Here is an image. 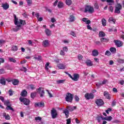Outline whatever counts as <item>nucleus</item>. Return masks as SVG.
Listing matches in <instances>:
<instances>
[{"instance_id":"53","label":"nucleus","mask_w":124,"mask_h":124,"mask_svg":"<svg viewBox=\"0 0 124 124\" xmlns=\"http://www.w3.org/2000/svg\"><path fill=\"white\" fill-rule=\"evenodd\" d=\"M5 73V71L3 69H0V74H4Z\"/></svg>"},{"instance_id":"14","label":"nucleus","mask_w":124,"mask_h":124,"mask_svg":"<svg viewBox=\"0 0 124 124\" xmlns=\"http://www.w3.org/2000/svg\"><path fill=\"white\" fill-rule=\"evenodd\" d=\"M85 63L87 66H93V62L90 59L87 60L85 62Z\"/></svg>"},{"instance_id":"20","label":"nucleus","mask_w":124,"mask_h":124,"mask_svg":"<svg viewBox=\"0 0 124 124\" xmlns=\"http://www.w3.org/2000/svg\"><path fill=\"white\" fill-rule=\"evenodd\" d=\"M2 7H3V9H4L5 10H6L7 9H8V8H9V5H8L7 3H6L5 4H2Z\"/></svg>"},{"instance_id":"38","label":"nucleus","mask_w":124,"mask_h":124,"mask_svg":"<svg viewBox=\"0 0 124 124\" xmlns=\"http://www.w3.org/2000/svg\"><path fill=\"white\" fill-rule=\"evenodd\" d=\"M100 41H101V42H108V41H109V39L106 38H101L100 39Z\"/></svg>"},{"instance_id":"30","label":"nucleus","mask_w":124,"mask_h":124,"mask_svg":"<svg viewBox=\"0 0 124 124\" xmlns=\"http://www.w3.org/2000/svg\"><path fill=\"white\" fill-rule=\"evenodd\" d=\"M70 22H74L75 21V16L73 15L70 16Z\"/></svg>"},{"instance_id":"48","label":"nucleus","mask_w":124,"mask_h":124,"mask_svg":"<svg viewBox=\"0 0 124 124\" xmlns=\"http://www.w3.org/2000/svg\"><path fill=\"white\" fill-rule=\"evenodd\" d=\"M29 88L32 90H35V87L34 86V85L33 84L29 85Z\"/></svg>"},{"instance_id":"63","label":"nucleus","mask_w":124,"mask_h":124,"mask_svg":"<svg viewBox=\"0 0 124 124\" xmlns=\"http://www.w3.org/2000/svg\"><path fill=\"white\" fill-rule=\"evenodd\" d=\"M50 64V63L49 62H47L45 65L46 66V70H48V69H49V68H48V66H49V65Z\"/></svg>"},{"instance_id":"58","label":"nucleus","mask_w":124,"mask_h":124,"mask_svg":"<svg viewBox=\"0 0 124 124\" xmlns=\"http://www.w3.org/2000/svg\"><path fill=\"white\" fill-rule=\"evenodd\" d=\"M96 87H97V88H100V87H101V86H102V84H101V83H97L96 84Z\"/></svg>"},{"instance_id":"29","label":"nucleus","mask_w":124,"mask_h":124,"mask_svg":"<svg viewBox=\"0 0 124 124\" xmlns=\"http://www.w3.org/2000/svg\"><path fill=\"white\" fill-rule=\"evenodd\" d=\"M102 118H104L102 115H101V116H100L99 115H98L96 117V119L97 120L98 123H100V122L101 121V119H102Z\"/></svg>"},{"instance_id":"8","label":"nucleus","mask_w":124,"mask_h":124,"mask_svg":"<svg viewBox=\"0 0 124 124\" xmlns=\"http://www.w3.org/2000/svg\"><path fill=\"white\" fill-rule=\"evenodd\" d=\"M95 103L99 107L102 106L104 105V102H103V100L101 99H97L95 100Z\"/></svg>"},{"instance_id":"54","label":"nucleus","mask_w":124,"mask_h":124,"mask_svg":"<svg viewBox=\"0 0 124 124\" xmlns=\"http://www.w3.org/2000/svg\"><path fill=\"white\" fill-rule=\"evenodd\" d=\"M35 121H41L42 120V118L39 116L36 117L35 118Z\"/></svg>"},{"instance_id":"22","label":"nucleus","mask_w":124,"mask_h":124,"mask_svg":"<svg viewBox=\"0 0 124 124\" xmlns=\"http://www.w3.org/2000/svg\"><path fill=\"white\" fill-rule=\"evenodd\" d=\"M0 83L2 85H3L5 86V85L6 84V81H5V78H1L0 79Z\"/></svg>"},{"instance_id":"44","label":"nucleus","mask_w":124,"mask_h":124,"mask_svg":"<svg viewBox=\"0 0 124 124\" xmlns=\"http://www.w3.org/2000/svg\"><path fill=\"white\" fill-rule=\"evenodd\" d=\"M9 61L11 62H17V61H16V60L14 59V58H9Z\"/></svg>"},{"instance_id":"35","label":"nucleus","mask_w":124,"mask_h":124,"mask_svg":"<svg viewBox=\"0 0 124 124\" xmlns=\"http://www.w3.org/2000/svg\"><path fill=\"white\" fill-rule=\"evenodd\" d=\"M65 82V79L58 80L56 81L57 84H63Z\"/></svg>"},{"instance_id":"27","label":"nucleus","mask_w":124,"mask_h":124,"mask_svg":"<svg viewBox=\"0 0 124 124\" xmlns=\"http://www.w3.org/2000/svg\"><path fill=\"white\" fill-rule=\"evenodd\" d=\"M45 32L47 36H50V35H51V31H50V30L46 29L45 30Z\"/></svg>"},{"instance_id":"34","label":"nucleus","mask_w":124,"mask_h":124,"mask_svg":"<svg viewBox=\"0 0 124 124\" xmlns=\"http://www.w3.org/2000/svg\"><path fill=\"white\" fill-rule=\"evenodd\" d=\"M66 4L68 5V6L71 5L72 4V0H66Z\"/></svg>"},{"instance_id":"4","label":"nucleus","mask_w":124,"mask_h":124,"mask_svg":"<svg viewBox=\"0 0 124 124\" xmlns=\"http://www.w3.org/2000/svg\"><path fill=\"white\" fill-rule=\"evenodd\" d=\"M65 100L68 102H72V100H73V95L70 93H68L66 95Z\"/></svg>"},{"instance_id":"37","label":"nucleus","mask_w":124,"mask_h":124,"mask_svg":"<svg viewBox=\"0 0 124 124\" xmlns=\"http://www.w3.org/2000/svg\"><path fill=\"white\" fill-rule=\"evenodd\" d=\"M107 2H108V5H112L114 3V0H106Z\"/></svg>"},{"instance_id":"10","label":"nucleus","mask_w":124,"mask_h":124,"mask_svg":"<svg viewBox=\"0 0 124 124\" xmlns=\"http://www.w3.org/2000/svg\"><path fill=\"white\" fill-rule=\"evenodd\" d=\"M113 42L117 47H122L124 45V43L121 40H114Z\"/></svg>"},{"instance_id":"62","label":"nucleus","mask_w":124,"mask_h":124,"mask_svg":"<svg viewBox=\"0 0 124 124\" xmlns=\"http://www.w3.org/2000/svg\"><path fill=\"white\" fill-rule=\"evenodd\" d=\"M63 50L64 52H67L68 48H67V46H64L63 47Z\"/></svg>"},{"instance_id":"32","label":"nucleus","mask_w":124,"mask_h":124,"mask_svg":"<svg viewBox=\"0 0 124 124\" xmlns=\"http://www.w3.org/2000/svg\"><path fill=\"white\" fill-rule=\"evenodd\" d=\"M20 28H21V25H17L16 26V29L14 28L13 31H18L19 30H20Z\"/></svg>"},{"instance_id":"21","label":"nucleus","mask_w":124,"mask_h":124,"mask_svg":"<svg viewBox=\"0 0 124 124\" xmlns=\"http://www.w3.org/2000/svg\"><path fill=\"white\" fill-rule=\"evenodd\" d=\"M3 117L5 118L6 120H10V116L9 114H6V113H3Z\"/></svg>"},{"instance_id":"55","label":"nucleus","mask_w":124,"mask_h":124,"mask_svg":"<svg viewBox=\"0 0 124 124\" xmlns=\"http://www.w3.org/2000/svg\"><path fill=\"white\" fill-rule=\"evenodd\" d=\"M111 111H112V108H108L107 110H106V112L107 113V114H109V112H111Z\"/></svg>"},{"instance_id":"6","label":"nucleus","mask_w":124,"mask_h":124,"mask_svg":"<svg viewBox=\"0 0 124 124\" xmlns=\"http://www.w3.org/2000/svg\"><path fill=\"white\" fill-rule=\"evenodd\" d=\"M93 11H94L93 7L89 5H87L85 7L84 12L85 13L89 12V13H93Z\"/></svg>"},{"instance_id":"15","label":"nucleus","mask_w":124,"mask_h":124,"mask_svg":"<svg viewBox=\"0 0 124 124\" xmlns=\"http://www.w3.org/2000/svg\"><path fill=\"white\" fill-rule=\"evenodd\" d=\"M104 96L106 97L107 99H111V97L110 96V94H109V93L107 91H105L104 92Z\"/></svg>"},{"instance_id":"23","label":"nucleus","mask_w":124,"mask_h":124,"mask_svg":"<svg viewBox=\"0 0 124 124\" xmlns=\"http://www.w3.org/2000/svg\"><path fill=\"white\" fill-rule=\"evenodd\" d=\"M82 21L83 22L86 23L87 25H90V24H91V20H88V18H83Z\"/></svg>"},{"instance_id":"47","label":"nucleus","mask_w":124,"mask_h":124,"mask_svg":"<svg viewBox=\"0 0 124 124\" xmlns=\"http://www.w3.org/2000/svg\"><path fill=\"white\" fill-rule=\"evenodd\" d=\"M105 55L109 57V56H111V52L109 50H107L105 52Z\"/></svg>"},{"instance_id":"46","label":"nucleus","mask_w":124,"mask_h":124,"mask_svg":"<svg viewBox=\"0 0 124 124\" xmlns=\"http://www.w3.org/2000/svg\"><path fill=\"white\" fill-rule=\"evenodd\" d=\"M67 109L68 110V111H70V112H73V111H74V108L71 107H68Z\"/></svg>"},{"instance_id":"36","label":"nucleus","mask_w":124,"mask_h":124,"mask_svg":"<svg viewBox=\"0 0 124 124\" xmlns=\"http://www.w3.org/2000/svg\"><path fill=\"white\" fill-rule=\"evenodd\" d=\"M101 22L103 27H105L106 26V20L105 18H103L101 20Z\"/></svg>"},{"instance_id":"3","label":"nucleus","mask_w":124,"mask_h":124,"mask_svg":"<svg viewBox=\"0 0 124 124\" xmlns=\"http://www.w3.org/2000/svg\"><path fill=\"white\" fill-rule=\"evenodd\" d=\"M19 100L20 102H23L24 105H30V103H31V101L30 99H27L26 98H22V97H19Z\"/></svg>"},{"instance_id":"57","label":"nucleus","mask_w":124,"mask_h":124,"mask_svg":"<svg viewBox=\"0 0 124 124\" xmlns=\"http://www.w3.org/2000/svg\"><path fill=\"white\" fill-rule=\"evenodd\" d=\"M60 54L61 56H64V55H65V53H64V51L62 50H61L60 51Z\"/></svg>"},{"instance_id":"56","label":"nucleus","mask_w":124,"mask_h":124,"mask_svg":"<svg viewBox=\"0 0 124 124\" xmlns=\"http://www.w3.org/2000/svg\"><path fill=\"white\" fill-rule=\"evenodd\" d=\"M78 58L79 61H81V60H82L83 59V55H81L80 54L78 55Z\"/></svg>"},{"instance_id":"13","label":"nucleus","mask_w":124,"mask_h":124,"mask_svg":"<svg viewBox=\"0 0 124 124\" xmlns=\"http://www.w3.org/2000/svg\"><path fill=\"white\" fill-rule=\"evenodd\" d=\"M44 102H40L35 103V107H44Z\"/></svg>"},{"instance_id":"60","label":"nucleus","mask_w":124,"mask_h":124,"mask_svg":"<svg viewBox=\"0 0 124 124\" xmlns=\"http://www.w3.org/2000/svg\"><path fill=\"white\" fill-rule=\"evenodd\" d=\"M118 62L120 63H124V60H123V59H119L118 60Z\"/></svg>"},{"instance_id":"33","label":"nucleus","mask_w":124,"mask_h":124,"mask_svg":"<svg viewBox=\"0 0 124 124\" xmlns=\"http://www.w3.org/2000/svg\"><path fill=\"white\" fill-rule=\"evenodd\" d=\"M105 35H106V34L103 31H100L99 32V37H104V36H105Z\"/></svg>"},{"instance_id":"16","label":"nucleus","mask_w":124,"mask_h":124,"mask_svg":"<svg viewBox=\"0 0 124 124\" xmlns=\"http://www.w3.org/2000/svg\"><path fill=\"white\" fill-rule=\"evenodd\" d=\"M102 120H105V121H108V122H111V121L113 120V117H112V116H109L107 117L102 118Z\"/></svg>"},{"instance_id":"59","label":"nucleus","mask_w":124,"mask_h":124,"mask_svg":"<svg viewBox=\"0 0 124 124\" xmlns=\"http://www.w3.org/2000/svg\"><path fill=\"white\" fill-rule=\"evenodd\" d=\"M71 35H72V36H74V37H76V34H75L74 31H72L71 32Z\"/></svg>"},{"instance_id":"7","label":"nucleus","mask_w":124,"mask_h":124,"mask_svg":"<svg viewBox=\"0 0 124 124\" xmlns=\"http://www.w3.org/2000/svg\"><path fill=\"white\" fill-rule=\"evenodd\" d=\"M51 115L52 119H56L57 116H58V112L57 110L53 108L51 110Z\"/></svg>"},{"instance_id":"1","label":"nucleus","mask_w":124,"mask_h":124,"mask_svg":"<svg viewBox=\"0 0 124 124\" xmlns=\"http://www.w3.org/2000/svg\"><path fill=\"white\" fill-rule=\"evenodd\" d=\"M15 20L14 23L16 25H18V24H20V25H23V26L26 25V21L19 19V21H18V17L16 16V15H14Z\"/></svg>"},{"instance_id":"45","label":"nucleus","mask_w":124,"mask_h":124,"mask_svg":"<svg viewBox=\"0 0 124 124\" xmlns=\"http://www.w3.org/2000/svg\"><path fill=\"white\" fill-rule=\"evenodd\" d=\"M33 59H34V60H37V61H41V60H42V58L41 56H38V57H34Z\"/></svg>"},{"instance_id":"25","label":"nucleus","mask_w":124,"mask_h":124,"mask_svg":"<svg viewBox=\"0 0 124 124\" xmlns=\"http://www.w3.org/2000/svg\"><path fill=\"white\" fill-rule=\"evenodd\" d=\"M109 51L112 54H115L116 52H117V49L115 47H111L110 48Z\"/></svg>"},{"instance_id":"11","label":"nucleus","mask_w":124,"mask_h":124,"mask_svg":"<svg viewBox=\"0 0 124 124\" xmlns=\"http://www.w3.org/2000/svg\"><path fill=\"white\" fill-rule=\"evenodd\" d=\"M7 81L8 82H12V84L14 85V86H16V85H18V83H19V80L17 79H13V80H7Z\"/></svg>"},{"instance_id":"43","label":"nucleus","mask_w":124,"mask_h":124,"mask_svg":"<svg viewBox=\"0 0 124 124\" xmlns=\"http://www.w3.org/2000/svg\"><path fill=\"white\" fill-rule=\"evenodd\" d=\"M108 22H113L114 24H115L116 20L113 17H110L108 19Z\"/></svg>"},{"instance_id":"18","label":"nucleus","mask_w":124,"mask_h":124,"mask_svg":"<svg viewBox=\"0 0 124 124\" xmlns=\"http://www.w3.org/2000/svg\"><path fill=\"white\" fill-rule=\"evenodd\" d=\"M49 41L48 40H45V41H43V45L44 47H48V46L49 45Z\"/></svg>"},{"instance_id":"49","label":"nucleus","mask_w":124,"mask_h":124,"mask_svg":"<svg viewBox=\"0 0 124 124\" xmlns=\"http://www.w3.org/2000/svg\"><path fill=\"white\" fill-rule=\"evenodd\" d=\"M4 43H5V40H0V47H1L2 44H4Z\"/></svg>"},{"instance_id":"17","label":"nucleus","mask_w":124,"mask_h":124,"mask_svg":"<svg viewBox=\"0 0 124 124\" xmlns=\"http://www.w3.org/2000/svg\"><path fill=\"white\" fill-rule=\"evenodd\" d=\"M99 52L96 49H94L92 51V56H93V57H97V55H99Z\"/></svg>"},{"instance_id":"28","label":"nucleus","mask_w":124,"mask_h":124,"mask_svg":"<svg viewBox=\"0 0 124 124\" xmlns=\"http://www.w3.org/2000/svg\"><path fill=\"white\" fill-rule=\"evenodd\" d=\"M57 6L58 8H62L63 7V3L61 1L59 2Z\"/></svg>"},{"instance_id":"39","label":"nucleus","mask_w":124,"mask_h":124,"mask_svg":"<svg viewBox=\"0 0 124 124\" xmlns=\"http://www.w3.org/2000/svg\"><path fill=\"white\" fill-rule=\"evenodd\" d=\"M3 103L4 104V105H6V106H7V107L9 106V105H10V102L8 100L4 101Z\"/></svg>"},{"instance_id":"26","label":"nucleus","mask_w":124,"mask_h":124,"mask_svg":"<svg viewBox=\"0 0 124 124\" xmlns=\"http://www.w3.org/2000/svg\"><path fill=\"white\" fill-rule=\"evenodd\" d=\"M58 67L59 69H65V66H64V65L62 63L58 64Z\"/></svg>"},{"instance_id":"24","label":"nucleus","mask_w":124,"mask_h":124,"mask_svg":"<svg viewBox=\"0 0 124 124\" xmlns=\"http://www.w3.org/2000/svg\"><path fill=\"white\" fill-rule=\"evenodd\" d=\"M63 113L65 114V115L66 116V119L68 118V116L69 115V111H68V109H65L63 110Z\"/></svg>"},{"instance_id":"31","label":"nucleus","mask_w":124,"mask_h":124,"mask_svg":"<svg viewBox=\"0 0 124 124\" xmlns=\"http://www.w3.org/2000/svg\"><path fill=\"white\" fill-rule=\"evenodd\" d=\"M12 51L13 52H16V51H18V47H17L16 46H13L12 47Z\"/></svg>"},{"instance_id":"9","label":"nucleus","mask_w":124,"mask_h":124,"mask_svg":"<svg viewBox=\"0 0 124 124\" xmlns=\"http://www.w3.org/2000/svg\"><path fill=\"white\" fill-rule=\"evenodd\" d=\"M85 97L87 100H89V99H93L94 97V95H93V93H87L85 94Z\"/></svg>"},{"instance_id":"61","label":"nucleus","mask_w":124,"mask_h":124,"mask_svg":"<svg viewBox=\"0 0 124 124\" xmlns=\"http://www.w3.org/2000/svg\"><path fill=\"white\" fill-rule=\"evenodd\" d=\"M66 121H67L66 124H71V119L70 118L67 119Z\"/></svg>"},{"instance_id":"52","label":"nucleus","mask_w":124,"mask_h":124,"mask_svg":"<svg viewBox=\"0 0 124 124\" xmlns=\"http://www.w3.org/2000/svg\"><path fill=\"white\" fill-rule=\"evenodd\" d=\"M9 94L10 96H12V95H13V91H12V89H10L9 91Z\"/></svg>"},{"instance_id":"41","label":"nucleus","mask_w":124,"mask_h":124,"mask_svg":"<svg viewBox=\"0 0 124 124\" xmlns=\"http://www.w3.org/2000/svg\"><path fill=\"white\" fill-rule=\"evenodd\" d=\"M26 1L27 2V5L29 6H30V5H31V4H32V0H26Z\"/></svg>"},{"instance_id":"2","label":"nucleus","mask_w":124,"mask_h":124,"mask_svg":"<svg viewBox=\"0 0 124 124\" xmlns=\"http://www.w3.org/2000/svg\"><path fill=\"white\" fill-rule=\"evenodd\" d=\"M122 8L123 6H122V4H121L120 3H118L115 6L114 13L120 14V13H121V10H122Z\"/></svg>"},{"instance_id":"5","label":"nucleus","mask_w":124,"mask_h":124,"mask_svg":"<svg viewBox=\"0 0 124 124\" xmlns=\"http://www.w3.org/2000/svg\"><path fill=\"white\" fill-rule=\"evenodd\" d=\"M37 92L39 94H40V97H43L44 96V94H45V91H44V89L42 87H39V88L36 89Z\"/></svg>"},{"instance_id":"51","label":"nucleus","mask_w":124,"mask_h":124,"mask_svg":"<svg viewBox=\"0 0 124 124\" xmlns=\"http://www.w3.org/2000/svg\"><path fill=\"white\" fill-rule=\"evenodd\" d=\"M108 10L109 11H111V12H113L114 11V7L113 6H110L108 7Z\"/></svg>"},{"instance_id":"40","label":"nucleus","mask_w":124,"mask_h":124,"mask_svg":"<svg viewBox=\"0 0 124 124\" xmlns=\"http://www.w3.org/2000/svg\"><path fill=\"white\" fill-rule=\"evenodd\" d=\"M35 96H36V93H31V98H32V99H34V98H35Z\"/></svg>"},{"instance_id":"64","label":"nucleus","mask_w":124,"mask_h":124,"mask_svg":"<svg viewBox=\"0 0 124 124\" xmlns=\"http://www.w3.org/2000/svg\"><path fill=\"white\" fill-rule=\"evenodd\" d=\"M4 62V59L3 58H0V63H3Z\"/></svg>"},{"instance_id":"19","label":"nucleus","mask_w":124,"mask_h":124,"mask_svg":"<svg viewBox=\"0 0 124 124\" xmlns=\"http://www.w3.org/2000/svg\"><path fill=\"white\" fill-rule=\"evenodd\" d=\"M20 95H21V96H23L24 97L27 96V95H28V92H27V91L24 90L21 93Z\"/></svg>"},{"instance_id":"12","label":"nucleus","mask_w":124,"mask_h":124,"mask_svg":"<svg viewBox=\"0 0 124 124\" xmlns=\"http://www.w3.org/2000/svg\"><path fill=\"white\" fill-rule=\"evenodd\" d=\"M73 76L74 77L73 78V80L75 82L78 81V80H79V78H80V76L78 74H74Z\"/></svg>"},{"instance_id":"42","label":"nucleus","mask_w":124,"mask_h":124,"mask_svg":"<svg viewBox=\"0 0 124 124\" xmlns=\"http://www.w3.org/2000/svg\"><path fill=\"white\" fill-rule=\"evenodd\" d=\"M6 108V110H11L12 111H14V109H13V108L11 107V105L8 106Z\"/></svg>"},{"instance_id":"50","label":"nucleus","mask_w":124,"mask_h":124,"mask_svg":"<svg viewBox=\"0 0 124 124\" xmlns=\"http://www.w3.org/2000/svg\"><path fill=\"white\" fill-rule=\"evenodd\" d=\"M79 100L80 99L79 98V97H78V96L77 95L75 96V101H76V102H79Z\"/></svg>"}]
</instances>
